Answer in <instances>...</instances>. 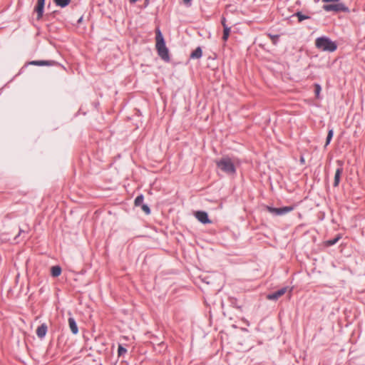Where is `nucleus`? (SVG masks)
I'll list each match as a JSON object with an SVG mask.
<instances>
[{"instance_id": "2", "label": "nucleus", "mask_w": 365, "mask_h": 365, "mask_svg": "<svg viewBox=\"0 0 365 365\" xmlns=\"http://www.w3.org/2000/svg\"><path fill=\"white\" fill-rule=\"evenodd\" d=\"M315 46L323 51L329 52H334L337 48L336 44L334 41L325 36L317 38L315 41Z\"/></svg>"}, {"instance_id": "23", "label": "nucleus", "mask_w": 365, "mask_h": 365, "mask_svg": "<svg viewBox=\"0 0 365 365\" xmlns=\"http://www.w3.org/2000/svg\"><path fill=\"white\" fill-rule=\"evenodd\" d=\"M118 352V355L121 356L126 352V349L123 348L121 345H119Z\"/></svg>"}, {"instance_id": "25", "label": "nucleus", "mask_w": 365, "mask_h": 365, "mask_svg": "<svg viewBox=\"0 0 365 365\" xmlns=\"http://www.w3.org/2000/svg\"><path fill=\"white\" fill-rule=\"evenodd\" d=\"M340 0H322L323 2H339Z\"/></svg>"}, {"instance_id": "15", "label": "nucleus", "mask_w": 365, "mask_h": 365, "mask_svg": "<svg viewBox=\"0 0 365 365\" xmlns=\"http://www.w3.org/2000/svg\"><path fill=\"white\" fill-rule=\"evenodd\" d=\"M55 4L60 7H66L68 6L71 0H53Z\"/></svg>"}, {"instance_id": "21", "label": "nucleus", "mask_w": 365, "mask_h": 365, "mask_svg": "<svg viewBox=\"0 0 365 365\" xmlns=\"http://www.w3.org/2000/svg\"><path fill=\"white\" fill-rule=\"evenodd\" d=\"M321 92V86L319 84L315 85V95L317 98H319V94Z\"/></svg>"}, {"instance_id": "24", "label": "nucleus", "mask_w": 365, "mask_h": 365, "mask_svg": "<svg viewBox=\"0 0 365 365\" xmlns=\"http://www.w3.org/2000/svg\"><path fill=\"white\" fill-rule=\"evenodd\" d=\"M221 24H222V25L223 26V29H225V26H227V24H226V19H225V17L222 18Z\"/></svg>"}, {"instance_id": "6", "label": "nucleus", "mask_w": 365, "mask_h": 365, "mask_svg": "<svg viewBox=\"0 0 365 365\" xmlns=\"http://www.w3.org/2000/svg\"><path fill=\"white\" fill-rule=\"evenodd\" d=\"M195 217L203 224L211 223L208 218L207 213L204 211H197L195 213Z\"/></svg>"}, {"instance_id": "30", "label": "nucleus", "mask_w": 365, "mask_h": 365, "mask_svg": "<svg viewBox=\"0 0 365 365\" xmlns=\"http://www.w3.org/2000/svg\"><path fill=\"white\" fill-rule=\"evenodd\" d=\"M81 21H82V18H81V19H79V21H78V22H81Z\"/></svg>"}, {"instance_id": "26", "label": "nucleus", "mask_w": 365, "mask_h": 365, "mask_svg": "<svg viewBox=\"0 0 365 365\" xmlns=\"http://www.w3.org/2000/svg\"><path fill=\"white\" fill-rule=\"evenodd\" d=\"M270 37L272 38L274 43H276V41H277V39L278 38V36H270Z\"/></svg>"}, {"instance_id": "13", "label": "nucleus", "mask_w": 365, "mask_h": 365, "mask_svg": "<svg viewBox=\"0 0 365 365\" xmlns=\"http://www.w3.org/2000/svg\"><path fill=\"white\" fill-rule=\"evenodd\" d=\"M202 51L200 47H197L194 51H192L190 54V58H200L202 56Z\"/></svg>"}, {"instance_id": "17", "label": "nucleus", "mask_w": 365, "mask_h": 365, "mask_svg": "<svg viewBox=\"0 0 365 365\" xmlns=\"http://www.w3.org/2000/svg\"><path fill=\"white\" fill-rule=\"evenodd\" d=\"M333 135H334L333 129H330L328 131V134H327V140H326V143H325V147L327 146L330 143L331 140V138L333 137Z\"/></svg>"}, {"instance_id": "8", "label": "nucleus", "mask_w": 365, "mask_h": 365, "mask_svg": "<svg viewBox=\"0 0 365 365\" xmlns=\"http://www.w3.org/2000/svg\"><path fill=\"white\" fill-rule=\"evenodd\" d=\"M340 165V168H337L334 175V186L337 187L340 182L341 175L343 173V168H341L342 163L340 161L337 162Z\"/></svg>"}, {"instance_id": "18", "label": "nucleus", "mask_w": 365, "mask_h": 365, "mask_svg": "<svg viewBox=\"0 0 365 365\" xmlns=\"http://www.w3.org/2000/svg\"><path fill=\"white\" fill-rule=\"evenodd\" d=\"M340 238H341L340 236H337L335 238H334L333 240H329L327 241L326 242V245H328V246L334 245V244H336L339 241V240Z\"/></svg>"}, {"instance_id": "27", "label": "nucleus", "mask_w": 365, "mask_h": 365, "mask_svg": "<svg viewBox=\"0 0 365 365\" xmlns=\"http://www.w3.org/2000/svg\"><path fill=\"white\" fill-rule=\"evenodd\" d=\"M300 163L302 164H304L305 163V160H304V158L303 156H301V158H300Z\"/></svg>"}, {"instance_id": "16", "label": "nucleus", "mask_w": 365, "mask_h": 365, "mask_svg": "<svg viewBox=\"0 0 365 365\" xmlns=\"http://www.w3.org/2000/svg\"><path fill=\"white\" fill-rule=\"evenodd\" d=\"M230 33V27L229 26H225V29H223V36L222 39L223 41H226L227 38H229Z\"/></svg>"}, {"instance_id": "7", "label": "nucleus", "mask_w": 365, "mask_h": 365, "mask_svg": "<svg viewBox=\"0 0 365 365\" xmlns=\"http://www.w3.org/2000/svg\"><path fill=\"white\" fill-rule=\"evenodd\" d=\"M288 290V287H283L275 292L267 295V299L270 300H277L278 298L284 295Z\"/></svg>"}, {"instance_id": "19", "label": "nucleus", "mask_w": 365, "mask_h": 365, "mask_svg": "<svg viewBox=\"0 0 365 365\" xmlns=\"http://www.w3.org/2000/svg\"><path fill=\"white\" fill-rule=\"evenodd\" d=\"M295 16L298 17L299 21H302L305 19H309V16L302 14L301 12H297L295 14Z\"/></svg>"}, {"instance_id": "20", "label": "nucleus", "mask_w": 365, "mask_h": 365, "mask_svg": "<svg viewBox=\"0 0 365 365\" xmlns=\"http://www.w3.org/2000/svg\"><path fill=\"white\" fill-rule=\"evenodd\" d=\"M143 196L142 195L138 196L135 200V205L140 206L142 205L143 202Z\"/></svg>"}, {"instance_id": "12", "label": "nucleus", "mask_w": 365, "mask_h": 365, "mask_svg": "<svg viewBox=\"0 0 365 365\" xmlns=\"http://www.w3.org/2000/svg\"><path fill=\"white\" fill-rule=\"evenodd\" d=\"M30 64L34 66H53L55 64L53 61H33Z\"/></svg>"}, {"instance_id": "11", "label": "nucleus", "mask_w": 365, "mask_h": 365, "mask_svg": "<svg viewBox=\"0 0 365 365\" xmlns=\"http://www.w3.org/2000/svg\"><path fill=\"white\" fill-rule=\"evenodd\" d=\"M68 325H69L71 332L73 334H78V326H77L76 322L73 318L70 317L68 319Z\"/></svg>"}, {"instance_id": "5", "label": "nucleus", "mask_w": 365, "mask_h": 365, "mask_svg": "<svg viewBox=\"0 0 365 365\" xmlns=\"http://www.w3.org/2000/svg\"><path fill=\"white\" fill-rule=\"evenodd\" d=\"M267 210L269 212H271L275 215H284V214L292 211L293 210V207L288 206V207L275 208V207H271L267 206Z\"/></svg>"}, {"instance_id": "28", "label": "nucleus", "mask_w": 365, "mask_h": 365, "mask_svg": "<svg viewBox=\"0 0 365 365\" xmlns=\"http://www.w3.org/2000/svg\"><path fill=\"white\" fill-rule=\"evenodd\" d=\"M192 0H183V2L185 4H188L190 3Z\"/></svg>"}, {"instance_id": "9", "label": "nucleus", "mask_w": 365, "mask_h": 365, "mask_svg": "<svg viewBox=\"0 0 365 365\" xmlns=\"http://www.w3.org/2000/svg\"><path fill=\"white\" fill-rule=\"evenodd\" d=\"M45 0H38L36 11L38 14V19H40L43 15Z\"/></svg>"}, {"instance_id": "14", "label": "nucleus", "mask_w": 365, "mask_h": 365, "mask_svg": "<svg viewBox=\"0 0 365 365\" xmlns=\"http://www.w3.org/2000/svg\"><path fill=\"white\" fill-rule=\"evenodd\" d=\"M51 275L54 277H58L61 273V268L59 266H53L51 269Z\"/></svg>"}, {"instance_id": "1", "label": "nucleus", "mask_w": 365, "mask_h": 365, "mask_svg": "<svg viewBox=\"0 0 365 365\" xmlns=\"http://www.w3.org/2000/svg\"><path fill=\"white\" fill-rule=\"evenodd\" d=\"M156 49L158 51V53L160 56V57L165 61H170V56H169V52L168 49L167 48L164 38L163 36V34L159 29H156Z\"/></svg>"}, {"instance_id": "3", "label": "nucleus", "mask_w": 365, "mask_h": 365, "mask_svg": "<svg viewBox=\"0 0 365 365\" xmlns=\"http://www.w3.org/2000/svg\"><path fill=\"white\" fill-rule=\"evenodd\" d=\"M216 164L219 169L228 175H232L235 173L234 163L229 158H222L217 160Z\"/></svg>"}, {"instance_id": "29", "label": "nucleus", "mask_w": 365, "mask_h": 365, "mask_svg": "<svg viewBox=\"0 0 365 365\" xmlns=\"http://www.w3.org/2000/svg\"><path fill=\"white\" fill-rule=\"evenodd\" d=\"M137 1H138V0H130V1L131 3H135V2H136Z\"/></svg>"}, {"instance_id": "4", "label": "nucleus", "mask_w": 365, "mask_h": 365, "mask_svg": "<svg viewBox=\"0 0 365 365\" xmlns=\"http://www.w3.org/2000/svg\"><path fill=\"white\" fill-rule=\"evenodd\" d=\"M323 9L326 11H349V9L342 3H337L334 4H326L323 6Z\"/></svg>"}, {"instance_id": "22", "label": "nucleus", "mask_w": 365, "mask_h": 365, "mask_svg": "<svg viewBox=\"0 0 365 365\" xmlns=\"http://www.w3.org/2000/svg\"><path fill=\"white\" fill-rule=\"evenodd\" d=\"M141 208L144 212H145L147 215L150 213V210L149 207L147 205H142Z\"/></svg>"}, {"instance_id": "10", "label": "nucleus", "mask_w": 365, "mask_h": 365, "mask_svg": "<svg viewBox=\"0 0 365 365\" xmlns=\"http://www.w3.org/2000/svg\"><path fill=\"white\" fill-rule=\"evenodd\" d=\"M47 332V326L45 324H42L36 329V334L39 338H43L46 336Z\"/></svg>"}]
</instances>
